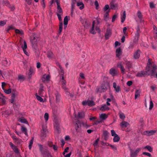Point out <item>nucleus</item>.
Returning <instances> with one entry per match:
<instances>
[{
	"instance_id": "obj_53",
	"label": "nucleus",
	"mask_w": 157,
	"mask_h": 157,
	"mask_svg": "<svg viewBox=\"0 0 157 157\" xmlns=\"http://www.w3.org/2000/svg\"><path fill=\"white\" fill-rule=\"evenodd\" d=\"M96 90L97 92L99 93H102L103 92H102V89L101 88V87H97L96 88Z\"/></svg>"
},
{
	"instance_id": "obj_52",
	"label": "nucleus",
	"mask_w": 157,
	"mask_h": 157,
	"mask_svg": "<svg viewBox=\"0 0 157 157\" xmlns=\"http://www.w3.org/2000/svg\"><path fill=\"white\" fill-rule=\"evenodd\" d=\"M12 149L16 153L18 154L19 153V150L16 146L14 147Z\"/></svg>"
},
{
	"instance_id": "obj_56",
	"label": "nucleus",
	"mask_w": 157,
	"mask_h": 157,
	"mask_svg": "<svg viewBox=\"0 0 157 157\" xmlns=\"http://www.w3.org/2000/svg\"><path fill=\"white\" fill-rule=\"evenodd\" d=\"M49 115L47 113H45L44 115V118L46 121H47L48 119Z\"/></svg>"
},
{
	"instance_id": "obj_48",
	"label": "nucleus",
	"mask_w": 157,
	"mask_h": 157,
	"mask_svg": "<svg viewBox=\"0 0 157 157\" xmlns=\"http://www.w3.org/2000/svg\"><path fill=\"white\" fill-rule=\"evenodd\" d=\"M68 22L67 16H66L64 19V25H67Z\"/></svg>"
},
{
	"instance_id": "obj_30",
	"label": "nucleus",
	"mask_w": 157,
	"mask_h": 157,
	"mask_svg": "<svg viewBox=\"0 0 157 157\" xmlns=\"http://www.w3.org/2000/svg\"><path fill=\"white\" fill-rule=\"evenodd\" d=\"M155 66H156V69H155V70H156V68H157V67H156V65H152V64L151 63L150 59H149L148 60V63H147V66H150V67L151 68V70L152 69H153L152 68V67Z\"/></svg>"
},
{
	"instance_id": "obj_8",
	"label": "nucleus",
	"mask_w": 157,
	"mask_h": 157,
	"mask_svg": "<svg viewBox=\"0 0 157 157\" xmlns=\"http://www.w3.org/2000/svg\"><path fill=\"white\" fill-rule=\"evenodd\" d=\"M156 132L155 130L147 131L144 132V134L148 136H150L154 134Z\"/></svg>"
},
{
	"instance_id": "obj_46",
	"label": "nucleus",
	"mask_w": 157,
	"mask_h": 157,
	"mask_svg": "<svg viewBox=\"0 0 157 157\" xmlns=\"http://www.w3.org/2000/svg\"><path fill=\"white\" fill-rule=\"evenodd\" d=\"M19 121L22 123H27V121L26 120L23 118H21L19 119Z\"/></svg>"
},
{
	"instance_id": "obj_2",
	"label": "nucleus",
	"mask_w": 157,
	"mask_h": 157,
	"mask_svg": "<svg viewBox=\"0 0 157 157\" xmlns=\"http://www.w3.org/2000/svg\"><path fill=\"white\" fill-rule=\"evenodd\" d=\"M82 104L85 106L87 105L89 106H93L95 105V103L92 100H87L82 102Z\"/></svg>"
},
{
	"instance_id": "obj_26",
	"label": "nucleus",
	"mask_w": 157,
	"mask_h": 157,
	"mask_svg": "<svg viewBox=\"0 0 157 157\" xmlns=\"http://www.w3.org/2000/svg\"><path fill=\"white\" fill-rule=\"evenodd\" d=\"M126 18V12L125 11H124L123 12V14L121 16V22L122 23H123L124 21Z\"/></svg>"
},
{
	"instance_id": "obj_33",
	"label": "nucleus",
	"mask_w": 157,
	"mask_h": 157,
	"mask_svg": "<svg viewBox=\"0 0 157 157\" xmlns=\"http://www.w3.org/2000/svg\"><path fill=\"white\" fill-rule=\"evenodd\" d=\"M31 42L32 44V47L35 49L36 50L37 48V42H33V41L32 40H31Z\"/></svg>"
},
{
	"instance_id": "obj_1",
	"label": "nucleus",
	"mask_w": 157,
	"mask_h": 157,
	"mask_svg": "<svg viewBox=\"0 0 157 157\" xmlns=\"http://www.w3.org/2000/svg\"><path fill=\"white\" fill-rule=\"evenodd\" d=\"M153 68L151 71V68L150 66H147L145 69V71H141L139 72L136 75V76L142 77H145L146 75H151V76H154L156 66H154L152 67Z\"/></svg>"
},
{
	"instance_id": "obj_21",
	"label": "nucleus",
	"mask_w": 157,
	"mask_h": 157,
	"mask_svg": "<svg viewBox=\"0 0 157 157\" xmlns=\"http://www.w3.org/2000/svg\"><path fill=\"white\" fill-rule=\"evenodd\" d=\"M54 127L56 130V132L57 133H59L60 130L59 125L56 123V124L54 125Z\"/></svg>"
},
{
	"instance_id": "obj_39",
	"label": "nucleus",
	"mask_w": 157,
	"mask_h": 157,
	"mask_svg": "<svg viewBox=\"0 0 157 157\" xmlns=\"http://www.w3.org/2000/svg\"><path fill=\"white\" fill-rule=\"evenodd\" d=\"M36 99L41 102H43L44 101L43 98L40 96L37 95V93L36 94Z\"/></svg>"
},
{
	"instance_id": "obj_19",
	"label": "nucleus",
	"mask_w": 157,
	"mask_h": 157,
	"mask_svg": "<svg viewBox=\"0 0 157 157\" xmlns=\"http://www.w3.org/2000/svg\"><path fill=\"white\" fill-rule=\"evenodd\" d=\"M2 64L5 66L7 67L9 66L10 63V61L8 62L6 59H5L4 60L2 61Z\"/></svg>"
},
{
	"instance_id": "obj_4",
	"label": "nucleus",
	"mask_w": 157,
	"mask_h": 157,
	"mask_svg": "<svg viewBox=\"0 0 157 157\" xmlns=\"http://www.w3.org/2000/svg\"><path fill=\"white\" fill-rule=\"evenodd\" d=\"M140 150V148H137L135 151H131L130 152V157H136Z\"/></svg>"
},
{
	"instance_id": "obj_45",
	"label": "nucleus",
	"mask_w": 157,
	"mask_h": 157,
	"mask_svg": "<svg viewBox=\"0 0 157 157\" xmlns=\"http://www.w3.org/2000/svg\"><path fill=\"white\" fill-rule=\"evenodd\" d=\"M84 116V114L83 112H78V117L79 118H83Z\"/></svg>"
},
{
	"instance_id": "obj_43",
	"label": "nucleus",
	"mask_w": 157,
	"mask_h": 157,
	"mask_svg": "<svg viewBox=\"0 0 157 157\" xmlns=\"http://www.w3.org/2000/svg\"><path fill=\"white\" fill-rule=\"evenodd\" d=\"M144 149H147L150 152H151L152 151V148L150 146H146L144 147Z\"/></svg>"
},
{
	"instance_id": "obj_25",
	"label": "nucleus",
	"mask_w": 157,
	"mask_h": 157,
	"mask_svg": "<svg viewBox=\"0 0 157 157\" xmlns=\"http://www.w3.org/2000/svg\"><path fill=\"white\" fill-rule=\"evenodd\" d=\"M107 117V115L105 113H102L100 115V118L103 120H105Z\"/></svg>"
},
{
	"instance_id": "obj_18",
	"label": "nucleus",
	"mask_w": 157,
	"mask_h": 157,
	"mask_svg": "<svg viewBox=\"0 0 157 157\" xmlns=\"http://www.w3.org/2000/svg\"><path fill=\"white\" fill-rule=\"evenodd\" d=\"M117 67L118 68H120L122 73L124 74L125 72V69L122 64L121 63H118Z\"/></svg>"
},
{
	"instance_id": "obj_32",
	"label": "nucleus",
	"mask_w": 157,
	"mask_h": 157,
	"mask_svg": "<svg viewBox=\"0 0 157 157\" xmlns=\"http://www.w3.org/2000/svg\"><path fill=\"white\" fill-rule=\"evenodd\" d=\"M137 16L139 19L140 20L141 22L142 21V15L141 12L140 11H138L137 12Z\"/></svg>"
},
{
	"instance_id": "obj_14",
	"label": "nucleus",
	"mask_w": 157,
	"mask_h": 157,
	"mask_svg": "<svg viewBox=\"0 0 157 157\" xmlns=\"http://www.w3.org/2000/svg\"><path fill=\"white\" fill-rule=\"evenodd\" d=\"M128 125H129V123L125 121H123L120 124L121 127L123 128H125Z\"/></svg>"
},
{
	"instance_id": "obj_47",
	"label": "nucleus",
	"mask_w": 157,
	"mask_h": 157,
	"mask_svg": "<svg viewBox=\"0 0 157 157\" xmlns=\"http://www.w3.org/2000/svg\"><path fill=\"white\" fill-rule=\"evenodd\" d=\"M31 40H32L33 41V42H36L37 40V38L36 36H32L31 37Z\"/></svg>"
},
{
	"instance_id": "obj_7",
	"label": "nucleus",
	"mask_w": 157,
	"mask_h": 157,
	"mask_svg": "<svg viewBox=\"0 0 157 157\" xmlns=\"http://www.w3.org/2000/svg\"><path fill=\"white\" fill-rule=\"evenodd\" d=\"M111 34V31L109 29H107L105 34V37L106 40L108 39Z\"/></svg>"
},
{
	"instance_id": "obj_40",
	"label": "nucleus",
	"mask_w": 157,
	"mask_h": 157,
	"mask_svg": "<svg viewBox=\"0 0 157 157\" xmlns=\"http://www.w3.org/2000/svg\"><path fill=\"white\" fill-rule=\"evenodd\" d=\"M77 5L78 6H81L79 7V8L80 10L82 9L84 7V5L82 2H78L77 3Z\"/></svg>"
},
{
	"instance_id": "obj_20",
	"label": "nucleus",
	"mask_w": 157,
	"mask_h": 157,
	"mask_svg": "<svg viewBox=\"0 0 157 157\" xmlns=\"http://www.w3.org/2000/svg\"><path fill=\"white\" fill-rule=\"evenodd\" d=\"M109 108L106 105H105L102 106L100 108V110L102 111L108 110Z\"/></svg>"
},
{
	"instance_id": "obj_28",
	"label": "nucleus",
	"mask_w": 157,
	"mask_h": 157,
	"mask_svg": "<svg viewBox=\"0 0 157 157\" xmlns=\"http://www.w3.org/2000/svg\"><path fill=\"white\" fill-rule=\"evenodd\" d=\"M95 21H94L92 23V26L91 30L90 31V32L91 33L93 34H94L95 33V32L94 31V25L95 24Z\"/></svg>"
},
{
	"instance_id": "obj_23",
	"label": "nucleus",
	"mask_w": 157,
	"mask_h": 157,
	"mask_svg": "<svg viewBox=\"0 0 157 157\" xmlns=\"http://www.w3.org/2000/svg\"><path fill=\"white\" fill-rule=\"evenodd\" d=\"M38 94L40 96H43V95L44 94V90L43 89V87L42 86H40L39 90L38 91Z\"/></svg>"
},
{
	"instance_id": "obj_59",
	"label": "nucleus",
	"mask_w": 157,
	"mask_h": 157,
	"mask_svg": "<svg viewBox=\"0 0 157 157\" xmlns=\"http://www.w3.org/2000/svg\"><path fill=\"white\" fill-rule=\"evenodd\" d=\"M99 140V138H98L95 141V142H94V147L97 146V145L98 144V142Z\"/></svg>"
},
{
	"instance_id": "obj_38",
	"label": "nucleus",
	"mask_w": 157,
	"mask_h": 157,
	"mask_svg": "<svg viewBox=\"0 0 157 157\" xmlns=\"http://www.w3.org/2000/svg\"><path fill=\"white\" fill-rule=\"evenodd\" d=\"M119 117L122 120H124L125 118V116H124V113L121 112V111L119 112Z\"/></svg>"
},
{
	"instance_id": "obj_49",
	"label": "nucleus",
	"mask_w": 157,
	"mask_h": 157,
	"mask_svg": "<svg viewBox=\"0 0 157 157\" xmlns=\"http://www.w3.org/2000/svg\"><path fill=\"white\" fill-rule=\"evenodd\" d=\"M21 47L23 50L24 49H26V48H27V45L25 41L24 40V45L22 46Z\"/></svg>"
},
{
	"instance_id": "obj_17",
	"label": "nucleus",
	"mask_w": 157,
	"mask_h": 157,
	"mask_svg": "<svg viewBox=\"0 0 157 157\" xmlns=\"http://www.w3.org/2000/svg\"><path fill=\"white\" fill-rule=\"evenodd\" d=\"M47 133V131L46 129L43 128L41 134V136L43 138L46 137V136Z\"/></svg>"
},
{
	"instance_id": "obj_5",
	"label": "nucleus",
	"mask_w": 157,
	"mask_h": 157,
	"mask_svg": "<svg viewBox=\"0 0 157 157\" xmlns=\"http://www.w3.org/2000/svg\"><path fill=\"white\" fill-rule=\"evenodd\" d=\"M62 87L63 89L67 95H69L70 93L69 91V89L66 86V82L64 81L62 82Z\"/></svg>"
},
{
	"instance_id": "obj_27",
	"label": "nucleus",
	"mask_w": 157,
	"mask_h": 157,
	"mask_svg": "<svg viewBox=\"0 0 157 157\" xmlns=\"http://www.w3.org/2000/svg\"><path fill=\"white\" fill-rule=\"evenodd\" d=\"M109 10L105 12L104 15V19L105 21H107L109 18Z\"/></svg>"
},
{
	"instance_id": "obj_29",
	"label": "nucleus",
	"mask_w": 157,
	"mask_h": 157,
	"mask_svg": "<svg viewBox=\"0 0 157 157\" xmlns=\"http://www.w3.org/2000/svg\"><path fill=\"white\" fill-rule=\"evenodd\" d=\"M109 73L113 76H115L116 74V70L113 68H111L110 69Z\"/></svg>"
},
{
	"instance_id": "obj_55",
	"label": "nucleus",
	"mask_w": 157,
	"mask_h": 157,
	"mask_svg": "<svg viewBox=\"0 0 157 157\" xmlns=\"http://www.w3.org/2000/svg\"><path fill=\"white\" fill-rule=\"evenodd\" d=\"M153 106L154 105L152 101L151 100L150 101V106L149 108V110H151L153 107Z\"/></svg>"
},
{
	"instance_id": "obj_10",
	"label": "nucleus",
	"mask_w": 157,
	"mask_h": 157,
	"mask_svg": "<svg viewBox=\"0 0 157 157\" xmlns=\"http://www.w3.org/2000/svg\"><path fill=\"white\" fill-rule=\"evenodd\" d=\"M122 53V51L120 48H117L116 50V55L117 57L120 58V56Z\"/></svg>"
},
{
	"instance_id": "obj_9",
	"label": "nucleus",
	"mask_w": 157,
	"mask_h": 157,
	"mask_svg": "<svg viewBox=\"0 0 157 157\" xmlns=\"http://www.w3.org/2000/svg\"><path fill=\"white\" fill-rule=\"evenodd\" d=\"M140 50L139 49L135 52L134 55V58L135 59L139 58L140 56Z\"/></svg>"
},
{
	"instance_id": "obj_60",
	"label": "nucleus",
	"mask_w": 157,
	"mask_h": 157,
	"mask_svg": "<svg viewBox=\"0 0 157 157\" xmlns=\"http://www.w3.org/2000/svg\"><path fill=\"white\" fill-rule=\"evenodd\" d=\"M111 135L112 136H116L118 135L116 133L115 131L113 130H111Z\"/></svg>"
},
{
	"instance_id": "obj_51",
	"label": "nucleus",
	"mask_w": 157,
	"mask_h": 157,
	"mask_svg": "<svg viewBox=\"0 0 157 157\" xmlns=\"http://www.w3.org/2000/svg\"><path fill=\"white\" fill-rule=\"evenodd\" d=\"M127 29V27H124L123 29V33L124 34L125 36H127L128 35V33L126 32Z\"/></svg>"
},
{
	"instance_id": "obj_37",
	"label": "nucleus",
	"mask_w": 157,
	"mask_h": 157,
	"mask_svg": "<svg viewBox=\"0 0 157 157\" xmlns=\"http://www.w3.org/2000/svg\"><path fill=\"white\" fill-rule=\"evenodd\" d=\"M38 145L39 147V149L41 153H42L45 149L44 148L43 145L41 144H38Z\"/></svg>"
},
{
	"instance_id": "obj_34",
	"label": "nucleus",
	"mask_w": 157,
	"mask_h": 157,
	"mask_svg": "<svg viewBox=\"0 0 157 157\" xmlns=\"http://www.w3.org/2000/svg\"><path fill=\"white\" fill-rule=\"evenodd\" d=\"M113 139V141L114 142H117L119 141L120 139V137H119L118 135L114 136Z\"/></svg>"
},
{
	"instance_id": "obj_41",
	"label": "nucleus",
	"mask_w": 157,
	"mask_h": 157,
	"mask_svg": "<svg viewBox=\"0 0 157 157\" xmlns=\"http://www.w3.org/2000/svg\"><path fill=\"white\" fill-rule=\"evenodd\" d=\"M63 23L62 22H61L59 25V34H60L61 32L62 31V30L63 29Z\"/></svg>"
},
{
	"instance_id": "obj_57",
	"label": "nucleus",
	"mask_w": 157,
	"mask_h": 157,
	"mask_svg": "<svg viewBox=\"0 0 157 157\" xmlns=\"http://www.w3.org/2000/svg\"><path fill=\"white\" fill-rule=\"evenodd\" d=\"M14 27L12 25L9 26L8 27V29H7L6 31L7 32H9L10 30L13 29Z\"/></svg>"
},
{
	"instance_id": "obj_44",
	"label": "nucleus",
	"mask_w": 157,
	"mask_h": 157,
	"mask_svg": "<svg viewBox=\"0 0 157 157\" xmlns=\"http://www.w3.org/2000/svg\"><path fill=\"white\" fill-rule=\"evenodd\" d=\"M16 143L18 144H21L22 143V141L21 139L17 138L16 140L15 141Z\"/></svg>"
},
{
	"instance_id": "obj_13",
	"label": "nucleus",
	"mask_w": 157,
	"mask_h": 157,
	"mask_svg": "<svg viewBox=\"0 0 157 157\" xmlns=\"http://www.w3.org/2000/svg\"><path fill=\"white\" fill-rule=\"evenodd\" d=\"M141 91L140 90H136L135 91V99H136L138 97L140 96Z\"/></svg>"
},
{
	"instance_id": "obj_24",
	"label": "nucleus",
	"mask_w": 157,
	"mask_h": 157,
	"mask_svg": "<svg viewBox=\"0 0 157 157\" xmlns=\"http://www.w3.org/2000/svg\"><path fill=\"white\" fill-rule=\"evenodd\" d=\"M109 133L107 131H104L103 132L104 138L105 140H107L108 138V134Z\"/></svg>"
},
{
	"instance_id": "obj_31",
	"label": "nucleus",
	"mask_w": 157,
	"mask_h": 157,
	"mask_svg": "<svg viewBox=\"0 0 157 157\" xmlns=\"http://www.w3.org/2000/svg\"><path fill=\"white\" fill-rule=\"evenodd\" d=\"M21 130L24 133L26 136H28L27 133V129L26 128L23 126H21Z\"/></svg>"
},
{
	"instance_id": "obj_6",
	"label": "nucleus",
	"mask_w": 157,
	"mask_h": 157,
	"mask_svg": "<svg viewBox=\"0 0 157 157\" xmlns=\"http://www.w3.org/2000/svg\"><path fill=\"white\" fill-rule=\"evenodd\" d=\"M41 153L44 157H51V153L47 149H45Z\"/></svg>"
},
{
	"instance_id": "obj_16",
	"label": "nucleus",
	"mask_w": 157,
	"mask_h": 157,
	"mask_svg": "<svg viewBox=\"0 0 157 157\" xmlns=\"http://www.w3.org/2000/svg\"><path fill=\"white\" fill-rule=\"evenodd\" d=\"M126 67V68H127L129 71L132 67V63L130 61H127L125 63Z\"/></svg>"
},
{
	"instance_id": "obj_63",
	"label": "nucleus",
	"mask_w": 157,
	"mask_h": 157,
	"mask_svg": "<svg viewBox=\"0 0 157 157\" xmlns=\"http://www.w3.org/2000/svg\"><path fill=\"white\" fill-rule=\"evenodd\" d=\"M57 11L59 13H62V10L60 6L57 7Z\"/></svg>"
},
{
	"instance_id": "obj_58",
	"label": "nucleus",
	"mask_w": 157,
	"mask_h": 157,
	"mask_svg": "<svg viewBox=\"0 0 157 157\" xmlns=\"http://www.w3.org/2000/svg\"><path fill=\"white\" fill-rule=\"evenodd\" d=\"M6 24V21H0V26H3Z\"/></svg>"
},
{
	"instance_id": "obj_61",
	"label": "nucleus",
	"mask_w": 157,
	"mask_h": 157,
	"mask_svg": "<svg viewBox=\"0 0 157 157\" xmlns=\"http://www.w3.org/2000/svg\"><path fill=\"white\" fill-rule=\"evenodd\" d=\"M109 146L111 147L112 149L114 151H117V148L115 146L111 144H110Z\"/></svg>"
},
{
	"instance_id": "obj_64",
	"label": "nucleus",
	"mask_w": 157,
	"mask_h": 157,
	"mask_svg": "<svg viewBox=\"0 0 157 157\" xmlns=\"http://www.w3.org/2000/svg\"><path fill=\"white\" fill-rule=\"evenodd\" d=\"M4 92L7 94H9L11 93V90L10 89H9L7 90H5Z\"/></svg>"
},
{
	"instance_id": "obj_3",
	"label": "nucleus",
	"mask_w": 157,
	"mask_h": 157,
	"mask_svg": "<svg viewBox=\"0 0 157 157\" xmlns=\"http://www.w3.org/2000/svg\"><path fill=\"white\" fill-rule=\"evenodd\" d=\"M75 129L77 132H81V123L79 121H77L75 125Z\"/></svg>"
},
{
	"instance_id": "obj_50",
	"label": "nucleus",
	"mask_w": 157,
	"mask_h": 157,
	"mask_svg": "<svg viewBox=\"0 0 157 157\" xmlns=\"http://www.w3.org/2000/svg\"><path fill=\"white\" fill-rule=\"evenodd\" d=\"M108 10L110 11V9L109 8V6L108 5H106L105 6L104 8V11L106 12Z\"/></svg>"
},
{
	"instance_id": "obj_35",
	"label": "nucleus",
	"mask_w": 157,
	"mask_h": 157,
	"mask_svg": "<svg viewBox=\"0 0 157 157\" xmlns=\"http://www.w3.org/2000/svg\"><path fill=\"white\" fill-rule=\"evenodd\" d=\"M2 3L4 5L8 7H9L10 6L9 2L7 0H3Z\"/></svg>"
},
{
	"instance_id": "obj_42",
	"label": "nucleus",
	"mask_w": 157,
	"mask_h": 157,
	"mask_svg": "<svg viewBox=\"0 0 157 157\" xmlns=\"http://www.w3.org/2000/svg\"><path fill=\"white\" fill-rule=\"evenodd\" d=\"M15 32L16 33L20 34L21 35L23 34V31L21 30L16 29L15 30Z\"/></svg>"
},
{
	"instance_id": "obj_12",
	"label": "nucleus",
	"mask_w": 157,
	"mask_h": 157,
	"mask_svg": "<svg viewBox=\"0 0 157 157\" xmlns=\"http://www.w3.org/2000/svg\"><path fill=\"white\" fill-rule=\"evenodd\" d=\"M108 86V84L107 83H105L102 85L101 87L102 90V92H105L107 89V87Z\"/></svg>"
},
{
	"instance_id": "obj_11",
	"label": "nucleus",
	"mask_w": 157,
	"mask_h": 157,
	"mask_svg": "<svg viewBox=\"0 0 157 157\" xmlns=\"http://www.w3.org/2000/svg\"><path fill=\"white\" fill-rule=\"evenodd\" d=\"M48 57L50 59H52L54 58V55L51 51H48L47 54Z\"/></svg>"
},
{
	"instance_id": "obj_54",
	"label": "nucleus",
	"mask_w": 157,
	"mask_h": 157,
	"mask_svg": "<svg viewBox=\"0 0 157 157\" xmlns=\"http://www.w3.org/2000/svg\"><path fill=\"white\" fill-rule=\"evenodd\" d=\"M17 92L16 91H14V92H12V93L11 94V98H15L16 95L17 94Z\"/></svg>"
},
{
	"instance_id": "obj_15",
	"label": "nucleus",
	"mask_w": 157,
	"mask_h": 157,
	"mask_svg": "<svg viewBox=\"0 0 157 157\" xmlns=\"http://www.w3.org/2000/svg\"><path fill=\"white\" fill-rule=\"evenodd\" d=\"M56 98V102L57 103L60 101V95L57 92L55 94Z\"/></svg>"
},
{
	"instance_id": "obj_62",
	"label": "nucleus",
	"mask_w": 157,
	"mask_h": 157,
	"mask_svg": "<svg viewBox=\"0 0 157 157\" xmlns=\"http://www.w3.org/2000/svg\"><path fill=\"white\" fill-rule=\"evenodd\" d=\"M26 3L29 5H31L32 4V0H25Z\"/></svg>"
},
{
	"instance_id": "obj_36",
	"label": "nucleus",
	"mask_w": 157,
	"mask_h": 157,
	"mask_svg": "<svg viewBox=\"0 0 157 157\" xmlns=\"http://www.w3.org/2000/svg\"><path fill=\"white\" fill-rule=\"evenodd\" d=\"M33 141H34V138H33V137L32 138V139H31V140L29 141V149H30V150H31V149L32 145V144H33Z\"/></svg>"
},
{
	"instance_id": "obj_22",
	"label": "nucleus",
	"mask_w": 157,
	"mask_h": 157,
	"mask_svg": "<svg viewBox=\"0 0 157 157\" xmlns=\"http://www.w3.org/2000/svg\"><path fill=\"white\" fill-rule=\"evenodd\" d=\"M29 71L28 75L29 78H31L32 75H33L34 72L33 69L32 68H30Z\"/></svg>"
}]
</instances>
